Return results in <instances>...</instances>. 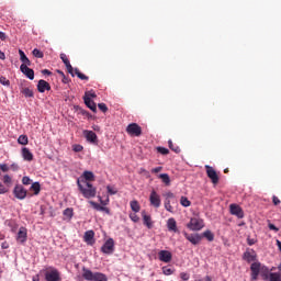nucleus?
I'll list each match as a JSON object with an SVG mask.
<instances>
[{"label": "nucleus", "mask_w": 281, "mask_h": 281, "mask_svg": "<svg viewBox=\"0 0 281 281\" xmlns=\"http://www.w3.org/2000/svg\"><path fill=\"white\" fill-rule=\"evenodd\" d=\"M20 71H22V74L24 76H26V78H29V80H34V69L30 68V66L21 65Z\"/></svg>", "instance_id": "14"}, {"label": "nucleus", "mask_w": 281, "mask_h": 281, "mask_svg": "<svg viewBox=\"0 0 281 281\" xmlns=\"http://www.w3.org/2000/svg\"><path fill=\"white\" fill-rule=\"evenodd\" d=\"M83 98H89V100H91V98H98V95L93 91H88Z\"/></svg>", "instance_id": "50"}, {"label": "nucleus", "mask_w": 281, "mask_h": 281, "mask_svg": "<svg viewBox=\"0 0 281 281\" xmlns=\"http://www.w3.org/2000/svg\"><path fill=\"white\" fill-rule=\"evenodd\" d=\"M5 38H8V35L0 31V41H5Z\"/></svg>", "instance_id": "64"}, {"label": "nucleus", "mask_w": 281, "mask_h": 281, "mask_svg": "<svg viewBox=\"0 0 281 281\" xmlns=\"http://www.w3.org/2000/svg\"><path fill=\"white\" fill-rule=\"evenodd\" d=\"M130 218H131V221H133V223H138L139 222V216H137L136 213L130 214Z\"/></svg>", "instance_id": "49"}, {"label": "nucleus", "mask_w": 281, "mask_h": 281, "mask_svg": "<svg viewBox=\"0 0 281 281\" xmlns=\"http://www.w3.org/2000/svg\"><path fill=\"white\" fill-rule=\"evenodd\" d=\"M101 212H105V214H111V210L106 206H101Z\"/></svg>", "instance_id": "63"}, {"label": "nucleus", "mask_w": 281, "mask_h": 281, "mask_svg": "<svg viewBox=\"0 0 281 281\" xmlns=\"http://www.w3.org/2000/svg\"><path fill=\"white\" fill-rule=\"evenodd\" d=\"M184 238H187V240H189V243H191L192 245H199V243H201L202 240V237L199 234L184 233Z\"/></svg>", "instance_id": "15"}, {"label": "nucleus", "mask_w": 281, "mask_h": 281, "mask_svg": "<svg viewBox=\"0 0 281 281\" xmlns=\"http://www.w3.org/2000/svg\"><path fill=\"white\" fill-rule=\"evenodd\" d=\"M75 74L77 77H79L80 80H89V77L82 72H80V69L75 68Z\"/></svg>", "instance_id": "36"}, {"label": "nucleus", "mask_w": 281, "mask_h": 281, "mask_svg": "<svg viewBox=\"0 0 281 281\" xmlns=\"http://www.w3.org/2000/svg\"><path fill=\"white\" fill-rule=\"evenodd\" d=\"M21 154L24 161H34V154L30 151V148L23 147Z\"/></svg>", "instance_id": "17"}, {"label": "nucleus", "mask_w": 281, "mask_h": 281, "mask_svg": "<svg viewBox=\"0 0 281 281\" xmlns=\"http://www.w3.org/2000/svg\"><path fill=\"white\" fill-rule=\"evenodd\" d=\"M202 236L204 238H206V240H209V243H212V240H214V234L212 233V231H205Z\"/></svg>", "instance_id": "32"}, {"label": "nucleus", "mask_w": 281, "mask_h": 281, "mask_svg": "<svg viewBox=\"0 0 281 281\" xmlns=\"http://www.w3.org/2000/svg\"><path fill=\"white\" fill-rule=\"evenodd\" d=\"M64 216H66V218H72L74 217V209H66L64 210Z\"/></svg>", "instance_id": "37"}, {"label": "nucleus", "mask_w": 281, "mask_h": 281, "mask_svg": "<svg viewBox=\"0 0 281 281\" xmlns=\"http://www.w3.org/2000/svg\"><path fill=\"white\" fill-rule=\"evenodd\" d=\"M167 229L169 232H173L175 234H177V232H179V228H177V220H175V217H170L167 221Z\"/></svg>", "instance_id": "18"}, {"label": "nucleus", "mask_w": 281, "mask_h": 281, "mask_svg": "<svg viewBox=\"0 0 281 281\" xmlns=\"http://www.w3.org/2000/svg\"><path fill=\"white\" fill-rule=\"evenodd\" d=\"M44 276L46 281H63V278H60V271L54 267H47Z\"/></svg>", "instance_id": "3"}, {"label": "nucleus", "mask_w": 281, "mask_h": 281, "mask_svg": "<svg viewBox=\"0 0 281 281\" xmlns=\"http://www.w3.org/2000/svg\"><path fill=\"white\" fill-rule=\"evenodd\" d=\"M168 146L170 150H173V153H181V148L179 146H175L171 139L168 140Z\"/></svg>", "instance_id": "35"}, {"label": "nucleus", "mask_w": 281, "mask_h": 281, "mask_svg": "<svg viewBox=\"0 0 281 281\" xmlns=\"http://www.w3.org/2000/svg\"><path fill=\"white\" fill-rule=\"evenodd\" d=\"M37 91L40 93H45L46 91H52V86H49V82L41 79L37 83Z\"/></svg>", "instance_id": "16"}, {"label": "nucleus", "mask_w": 281, "mask_h": 281, "mask_svg": "<svg viewBox=\"0 0 281 281\" xmlns=\"http://www.w3.org/2000/svg\"><path fill=\"white\" fill-rule=\"evenodd\" d=\"M250 271L260 273V263H258V262L251 263Z\"/></svg>", "instance_id": "38"}, {"label": "nucleus", "mask_w": 281, "mask_h": 281, "mask_svg": "<svg viewBox=\"0 0 281 281\" xmlns=\"http://www.w3.org/2000/svg\"><path fill=\"white\" fill-rule=\"evenodd\" d=\"M98 108L100 111H102V113H106L109 111V108L104 103H99Z\"/></svg>", "instance_id": "48"}, {"label": "nucleus", "mask_w": 281, "mask_h": 281, "mask_svg": "<svg viewBox=\"0 0 281 281\" xmlns=\"http://www.w3.org/2000/svg\"><path fill=\"white\" fill-rule=\"evenodd\" d=\"M156 150L160 155H169V153H170V150L168 148H166V147H157Z\"/></svg>", "instance_id": "40"}, {"label": "nucleus", "mask_w": 281, "mask_h": 281, "mask_svg": "<svg viewBox=\"0 0 281 281\" xmlns=\"http://www.w3.org/2000/svg\"><path fill=\"white\" fill-rule=\"evenodd\" d=\"M126 133L131 135V137H139L142 135V126L137 123H131L126 127Z\"/></svg>", "instance_id": "5"}, {"label": "nucleus", "mask_w": 281, "mask_h": 281, "mask_svg": "<svg viewBox=\"0 0 281 281\" xmlns=\"http://www.w3.org/2000/svg\"><path fill=\"white\" fill-rule=\"evenodd\" d=\"M106 190H108V194H115L117 191L115 190V188L111 187V186H108L106 187Z\"/></svg>", "instance_id": "53"}, {"label": "nucleus", "mask_w": 281, "mask_h": 281, "mask_svg": "<svg viewBox=\"0 0 281 281\" xmlns=\"http://www.w3.org/2000/svg\"><path fill=\"white\" fill-rule=\"evenodd\" d=\"M60 59L63 60L64 65H66V66L70 64L69 58H67V55L64 53L60 54Z\"/></svg>", "instance_id": "46"}, {"label": "nucleus", "mask_w": 281, "mask_h": 281, "mask_svg": "<svg viewBox=\"0 0 281 281\" xmlns=\"http://www.w3.org/2000/svg\"><path fill=\"white\" fill-rule=\"evenodd\" d=\"M272 203H273V205H280V199L278 198V196H276V195H273L272 196Z\"/></svg>", "instance_id": "59"}, {"label": "nucleus", "mask_w": 281, "mask_h": 281, "mask_svg": "<svg viewBox=\"0 0 281 281\" xmlns=\"http://www.w3.org/2000/svg\"><path fill=\"white\" fill-rule=\"evenodd\" d=\"M83 102H85L86 106H88V109H90V111H92L93 113H95V111H98V105H95V102H93V100H91L89 98H83Z\"/></svg>", "instance_id": "20"}, {"label": "nucleus", "mask_w": 281, "mask_h": 281, "mask_svg": "<svg viewBox=\"0 0 281 281\" xmlns=\"http://www.w3.org/2000/svg\"><path fill=\"white\" fill-rule=\"evenodd\" d=\"M247 243H248L249 247H251L252 245H256V239H254V238H248V239H247Z\"/></svg>", "instance_id": "62"}, {"label": "nucleus", "mask_w": 281, "mask_h": 281, "mask_svg": "<svg viewBox=\"0 0 281 281\" xmlns=\"http://www.w3.org/2000/svg\"><path fill=\"white\" fill-rule=\"evenodd\" d=\"M149 202L153 207H161V198L157 194V191L153 190L150 192Z\"/></svg>", "instance_id": "10"}, {"label": "nucleus", "mask_w": 281, "mask_h": 281, "mask_svg": "<svg viewBox=\"0 0 281 281\" xmlns=\"http://www.w3.org/2000/svg\"><path fill=\"white\" fill-rule=\"evenodd\" d=\"M158 259L160 260V262H171L172 261V252H170L169 250H160L158 252Z\"/></svg>", "instance_id": "12"}, {"label": "nucleus", "mask_w": 281, "mask_h": 281, "mask_svg": "<svg viewBox=\"0 0 281 281\" xmlns=\"http://www.w3.org/2000/svg\"><path fill=\"white\" fill-rule=\"evenodd\" d=\"M18 144H20L21 146H27V144H30V138L27 137V135H20L18 138Z\"/></svg>", "instance_id": "25"}, {"label": "nucleus", "mask_w": 281, "mask_h": 281, "mask_svg": "<svg viewBox=\"0 0 281 281\" xmlns=\"http://www.w3.org/2000/svg\"><path fill=\"white\" fill-rule=\"evenodd\" d=\"M170 199H175V193H172V192H167V193H166V201H170Z\"/></svg>", "instance_id": "60"}, {"label": "nucleus", "mask_w": 281, "mask_h": 281, "mask_svg": "<svg viewBox=\"0 0 281 281\" xmlns=\"http://www.w3.org/2000/svg\"><path fill=\"white\" fill-rule=\"evenodd\" d=\"M15 240L18 243H21V245H23L24 243H27V228L25 227H20L19 228V232H18V235L15 237Z\"/></svg>", "instance_id": "11"}, {"label": "nucleus", "mask_w": 281, "mask_h": 281, "mask_svg": "<svg viewBox=\"0 0 281 281\" xmlns=\"http://www.w3.org/2000/svg\"><path fill=\"white\" fill-rule=\"evenodd\" d=\"M8 226L11 227V232L13 233L16 232V229H19V225L14 221H9Z\"/></svg>", "instance_id": "39"}, {"label": "nucleus", "mask_w": 281, "mask_h": 281, "mask_svg": "<svg viewBox=\"0 0 281 281\" xmlns=\"http://www.w3.org/2000/svg\"><path fill=\"white\" fill-rule=\"evenodd\" d=\"M0 170L2 172H8V170H10V167H8L7 164H0Z\"/></svg>", "instance_id": "52"}, {"label": "nucleus", "mask_w": 281, "mask_h": 281, "mask_svg": "<svg viewBox=\"0 0 281 281\" xmlns=\"http://www.w3.org/2000/svg\"><path fill=\"white\" fill-rule=\"evenodd\" d=\"M77 186L85 199H95V194H98V189L93 187V184L85 180L78 179Z\"/></svg>", "instance_id": "1"}, {"label": "nucleus", "mask_w": 281, "mask_h": 281, "mask_svg": "<svg viewBox=\"0 0 281 281\" xmlns=\"http://www.w3.org/2000/svg\"><path fill=\"white\" fill-rule=\"evenodd\" d=\"M244 260H246V262H254V260H256V256L249 251H246L244 254Z\"/></svg>", "instance_id": "29"}, {"label": "nucleus", "mask_w": 281, "mask_h": 281, "mask_svg": "<svg viewBox=\"0 0 281 281\" xmlns=\"http://www.w3.org/2000/svg\"><path fill=\"white\" fill-rule=\"evenodd\" d=\"M101 251L102 254H106L108 256H111V254L115 251V240H113V238H109L101 247Z\"/></svg>", "instance_id": "6"}, {"label": "nucleus", "mask_w": 281, "mask_h": 281, "mask_svg": "<svg viewBox=\"0 0 281 281\" xmlns=\"http://www.w3.org/2000/svg\"><path fill=\"white\" fill-rule=\"evenodd\" d=\"M187 227H188V229H191V232H201V229H203V227H205V223L201 218L193 217L187 224Z\"/></svg>", "instance_id": "4"}, {"label": "nucleus", "mask_w": 281, "mask_h": 281, "mask_svg": "<svg viewBox=\"0 0 281 281\" xmlns=\"http://www.w3.org/2000/svg\"><path fill=\"white\" fill-rule=\"evenodd\" d=\"M82 176L85 179L83 181H86L87 183H89L88 181H95V176L92 171H85Z\"/></svg>", "instance_id": "22"}, {"label": "nucleus", "mask_w": 281, "mask_h": 281, "mask_svg": "<svg viewBox=\"0 0 281 281\" xmlns=\"http://www.w3.org/2000/svg\"><path fill=\"white\" fill-rule=\"evenodd\" d=\"M83 149H85V147H82V145H79V144L72 145V150L75 153H82Z\"/></svg>", "instance_id": "42"}, {"label": "nucleus", "mask_w": 281, "mask_h": 281, "mask_svg": "<svg viewBox=\"0 0 281 281\" xmlns=\"http://www.w3.org/2000/svg\"><path fill=\"white\" fill-rule=\"evenodd\" d=\"M30 190H31L32 192H34L35 196H38V194H41V183H40V182H34V183L31 186Z\"/></svg>", "instance_id": "23"}, {"label": "nucleus", "mask_w": 281, "mask_h": 281, "mask_svg": "<svg viewBox=\"0 0 281 281\" xmlns=\"http://www.w3.org/2000/svg\"><path fill=\"white\" fill-rule=\"evenodd\" d=\"M258 276H260V272L251 271V280H254V281L258 280Z\"/></svg>", "instance_id": "61"}, {"label": "nucleus", "mask_w": 281, "mask_h": 281, "mask_svg": "<svg viewBox=\"0 0 281 281\" xmlns=\"http://www.w3.org/2000/svg\"><path fill=\"white\" fill-rule=\"evenodd\" d=\"M206 176L211 179L213 186H217L220 178L216 170H214L210 165H205Z\"/></svg>", "instance_id": "7"}, {"label": "nucleus", "mask_w": 281, "mask_h": 281, "mask_svg": "<svg viewBox=\"0 0 281 281\" xmlns=\"http://www.w3.org/2000/svg\"><path fill=\"white\" fill-rule=\"evenodd\" d=\"M98 199H99V201H100V203H101V205H109V198H106L105 200H102V196H98Z\"/></svg>", "instance_id": "55"}, {"label": "nucleus", "mask_w": 281, "mask_h": 281, "mask_svg": "<svg viewBox=\"0 0 281 281\" xmlns=\"http://www.w3.org/2000/svg\"><path fill=\"white\" fill-rule=\"evenodd\" d=\"M180 278L183 281H188V280H190V274L188 272H181Z\"/></svg>", "instance_id": "51"}, {"label": "nucleus", "mask_w": 281, "mask_h": 281, "mask_svg": "<svg viewBox=\"0 0 281 281\" xmlns=\"http://www.w3.org/2000/svg\"><path fill=\"white\" fill-rule=\"evenodd\" d=\"M175 268H170L168 266L162 267L164 276H172L175 273Z\"/></svg>", "instance_id": "31"}, {"label": "nucleus", "mask_w": 281, "mask_h": 281, "mask_svg": "<svg viewBox=\"0 0 281 281\" xmlns=\"http://www.w3.org/2000/svg\"><path fill=\"white\" fill-rule=\"evenodd\" d=\"M161 170H164V167H156V168L151 169V172H153V175H157V173L161 172Z\"/></svg>", "instance_id": "58"}, {"label": "nucleus", "mask_w": 281, "mask_h": 281, "mask_svg": "<svg viewBox=\"0 0 281 281\" xmlns=\"http://www.w3.org/2000/svg\"><path fill=\"white\" fill-rule=\"evenodd\" d=\"M165 209L167 210V212H170L171 214L175 212L172 205L170 204V200H165Z\"/></svg>", "instance_id": "41"}, {"label": "nucleus", "mask_w": 281, "mask_h": 281, "mask_svg": "<svg viewBox=\"0 0 281 281\" xmlns=\"http://www.w3.org/2000/svg\"><path fill=\"white\" fill-rule=\"evenodd\" d=\"M19 54H20V60L22 65L32 66V61L30 60V58H27V55H25V52L19 49Z\"/></svg>", "instance_id": "21"}, {"label": "nucleus", "mask_w": 281, "mask_h": 281, "mask_svg": "<svg viewBox=\"0 0 281 281\" xmlns=\"http://www.w3.org/2000/svg\"><path fill=\"white\" fill-rule=\"evenodd\" d=\"M95 236V233L93 232V231H87L86 233H85V236H83V238H85V241L86 243H90V240H93V237Z\"/></svg>", "instance_id": "27"}, {"label": "nucleus", "mask_w": 281, "mask_h": 281, "mask_svg": "<svg viewBox=\"0 0 281 281\" xmlns=\"http://www.w3.org/2000/svg\"><path fill=\"white\" fill-rule=\"evenodd\" d=\"M21 93H23L25 98H34V91H32L30 88H23Z\"/></svg>", "instance_id": "28"}, {"label": "nucleus", "mask_w": 281, "mask_h": 281, "mask_svg": "<svg viewBox=\"0 0 281 281\" xmlns=\"http://www.w3.org/2000/svg\"><path fill=\"white\" fill-rule=\"evenodd\" d=\"M66 69L68 71V74H70L71 76H74V67L71 66V63L66 65Z\"/></svg>", "instance_id": "56"}, {"label": "nucleus", "mask_w": 281, "mask_h": 281, "mask_svg": "<svg viewBox=\"0 0 281 281\" xmlns=\"http://www.w3.org/2000/svg\"><path fill=\"white\" fill-rule=\"evenodd\" d=\"M13 194L15 199H19L20 201H23L25 196H27V190L21 184H16L13 189Z\"/></svg>", "instance_id": "8"}, {"label": "nucleus", "mask_w": 281, "mask_h": 281, "mask_svg": "<svg viewBox=\"0 0 281 281\" xmlns=\"http://www.w3.org/2000/svg\"><path fill=\"white\" fill-rule=\"evenodd\" d=\"M83 136L86 137L87 142L90 144H98V135L93 131L85 130Z\"/></svg>", "instance_id": "13"}, {"label": "nucleus", "mask_w": 281, "mask_h": 281, "mask_svg": "<svg viewBox=\"0 0 281 281\" xmlns=\"http://www.w3.org/2000/svg\"><path fill=\"white\" fill-rule=\"evenodd\" d=\"M0 83H2L3 87H10V80L3 76L0 77Z\"/></svg>", "instance_id": "44"}, {"label": "nucleus", "mask_w": 281, "mask_h": 281, "mask_svg": "<svg viewBox=\"0 0 281 281\" xmlns=\"http://www.w3.org/2000/svg\"><path fill=\"white\" fill-rule=\"evenodd\" d=\"M269 229H271L272 232H280V228H278L276 225H273L272 223L268 224Z\"/></svg>", "instance_id": "57"}, {"label": "nucleus", "mask_w": 281, "mask_h": 281, "mask_svg": "<svg viewBox=\"0 0 281 281\" xmlns=\"http://www.w3.org/2000/svg\"><path fill=\"white\" fill-rule=\"evenodd\" d=\"M32 54L35 58H44L45 57V54L38 48H34L32 50Z\"/></svg>", "instance_id": "34"}, {"label": "nucleus", "mask_w": 281, "mask_h": 281, "mask_svg": "<svg viewBox=\"0 0 281 281\" xmlns=\"http://www.w3.org/2000/svg\"><path fill=\"white\" fill-rule=\"evenodd\" d=\"M89 203H90V205H91L94 210H97L98 212H101L102 205L98 204V203L94 202V201H90Z\"/></svg>", "instance_id": "43"}, {"label": "nucleus", "mask_w": 281, "mask_h": 281, "mask_svg": "<svg viewBox=\"0 0 281 281\" xmlns=\"http://www.w3.org/2000/svg\"><path fill=\"white\" fill-rule=\"evenodd\" d=\"M8 193V188H5V186H3V183L0 182V194H5Z\"/></svg>", "instance_id": "54"}, {"label": "nucleus", "mask_w": 281, "mask_h": 281, "mask_svg": "<svg viewBox=\"0 0 281 281\" xmlns=\"http://www.w3.org/2000/svg\"><path fill=\"white\" fill-rule=\"evenodd\" d=\"M231 214L233 216H237V218H245V211L238 204H231L229 205Z\"/></svg>", "instance_id": "9"}, {"label": "nucleus", "mask_w": 281, "mask_h": 281, "mask_svg": "<svg viewBox=\"0 0 281 281\" xmlns=\"http://www.w3.org/2000/svg\"><path fill=\"white\" fill-rule=\"evenodd\" d=\"M158 179H161L162 183H165V186H170V176L168 173H160L158 176Z\"/></svg>", "instance_id": "26"}, {"label": "nucleus", "mask_w": 281, "mask_h": 281, "mask_svg": "<svg viewBox=\"0 0 281 281\" xmlns=\"http://www.w3.org/2000/svg\"><path fill=\"white\" fill-rule=\"evenodd\" d=\"M142 216L144 225H146L148 229H153V218L150 217V215H148L146 211H143Z\"/></svg>", "instance_id": "19"}, {"label": "nucleus", "mask_w": 281, "mask_h": 281, "mask_svg": "<svg viewBox=\"0 0 281 281\" xmlns=\"http://www.w3.org/2000/svg\"><path fill=\"white\" fill-rule=\"evenodd\" d=\"M82 278L88 281H109V277L102 272H93L90 269L82 268Z\"/></svg>", "instance_id": "2"}, {"label": "nucleus", "mask_w": 281, "mask_h": 281, "mask_svg": "<svg viewBox=\"0 0 281 281\" xmlns=\"http://www.w3.org/2000/svg\"><path fill=\"white\" fill-rule=\"evenodd\" d=\"M3 183H5L7 186L12 183V177L5 175L3 176V179H2Z\"/></svg>", "instance_id": "47"}, {"label": "nucleus", "mask_w": 281, "mask_h": 281, "mask_svg": "<svg viewBox=\"0 0 281 281\" xmlns=\"http://www.w3.org/2000/svg\"><path fill=\"white\" fill-rule=\"evenodd\" d=\"M180 205H182V207H190L192 205V202H190L187 196H181Z\"/></svg>", "instance_id": "30"}, {"label": "nucleus", "mask_w": 281, "mask_h": 281, "mask_svg": "<svg viewBox=\"0 0 281 281\" xmlns=\"http://www.w3.org/2000/svg\"><path fill=\"white\" fill-rule=\"evenodd\" d=\"M130 206H131V210L133 212H135V214H137V212H139V210H142V206H139V202H137V200L131 201Z\"/></svg>", "instance_id": "24"}, {"label": "nucleus", "mask_w": 281, "mask_h": 281, "mask_svg": "<svg viewBox=\"0 0 281 281\" xmlns=\"http://www.w3.org/2000/svg\"><path fill=\"white\" fill-rule=\"evenodd\" d=\"M22 183H23V186H30L32 183V179H30V177H27V176H24L22 178Z\"/></svg>", "instance_id": "45"}, {"label": "nucleus", "mask_w": 281, "mask_h": 281, "mask_svg": "<svg viewBox=\"0 0 281 281\" xmlns=\"http://www.w3.org/2000/svg\"><path fill=\"white\" fill-rule=\"evenodd\" d=\"M269 281H281V274L279 272H271L269 274Z\"/></svg>", "instance_id": "33"}]
</instances>
